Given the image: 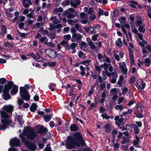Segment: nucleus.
Returning a JSON list of instances; mask_svg holds the SVG:
<instances>
[{
    "label": "nucleus",
    "instance_id": "1",
    "mask_svg": "<svg viewBox=\"0 0 151 151\" xmlns=\"http://www.w3.org/2000/svg\"><path fill=\"white\" fill-rule=\"evenodd\" d=\"M73 135L74 137L71 136L67 137V140L66 141V147L68 149L74 148L76 146L82 147L86 146L85 140L83 139L81 133L77 132L74 133Z\"/></svg>",
    "mask_w": 151,
    "mask_h": 151
},
{
    "label": "nucleus",
    "instance_id": "2",
    "mask_svg": "<svg viewBox=\"0 0 151 151\" xmlns=\"http://www.w3.org/2000/svg\"><path fill=\"white\" fill-rule=\"evenodd\" d=\"M19 137L22 141L24 143L27 148L30 151H35L37 148L35 142L29 141L27 139L21 134L19 135Z\"/></svg>",
    "mask_w": 151,
    "mask_h": 151
},
{
    "label": "nucleus",
    "instance_id": "3",
    "mask_svg": "<svg viewBox=\"0 0 151 151\" xmlns=\"http://www.w3.org/2000/svg\"><path fill=\"white\" fill-rule=\"evenodd\" d=\"M21 134L23 135L24 137L26 136L28 139L31 140H33L36 136L34 129L32 128H29L28 127H26L24 134H21Z\"/></svg>",
    "mask_w": 151,
    "mask_h": 151
},
{
    "label": "nucleus",
    "instance_id": "4",
    "mask_svg": "<svg viewBox=\"0 0 151 151\" xmlns=\"http://www.w3.org/2000/svg\"><path fill=\"white\" fill-rule=\"evenodd\" d=\"M9 144L12 147L19 146L21 145L20 140L17 137L12 139L10 141Z\"/></svg>",
    "mask_w": 151,
    "mask_h": 151
},
{
    "label": "nucleus",
    "instance_id": "5",
    "mask_svg": "<svg viewBox=\"0 0 151 151\" xmlns=\"http://www.w3.org/2000/svg\"><path fill=\"white\" fill-rule=\"evenodd\" d=\"M1 122L3 125L0 126V130H4L8 127V126L10 124L12 123L9 121L5 120H1Z\"/></svg>",
    "mask_w": 151,
    "mask_h": 151
},
{
    "label": "nucleus",
    "instance_id": "6",
    "mask_svg": "<svg viewBox=\"0 0 151 151\" xmlns=\"http://www.w3.org/2000/svg\"><path fill=\"white\" fill-rule=\"evenodd\" d=\"M0 115L1 118H3L1 120H5L6 121H9L10 122H12V121L9 119V116L8 114L6 113L4 110L1 111H0Z\"/></svg>",
    "mask_w": 151,
    "mask_h": 151
},
{
    "label": "nucleus",
    "instance_id": "7",
    "mask_svg": "<svg viewBox=\"0 0 151 151\" xmlns=\"http://www.w3.org/2000/svg\"><path fill=\"white\" fill-rule=\"evenodd\" d=\"M14 85L12 81H7V83L5 85V87L3 90L9 91Z\"/></svg>",
    "mask_w": 151,
    "mask_h": 151
},
{
    "label": "nucleus",
    "instance_id": "8",
    "mask_svg": "<svg viewBox=\"0 0 151 151\" xmlns=\"http://www.w3.org/2000/svg\"><path fill=\"white\" fill-rule=\"evenodd\" d=\"M129 54L131 64L132 65L134 64V61L133 50L129 47L128 48Z\"/></svg>",
    "mask_w": 151,
    "mask_h": 151
},
{
    "label": "nucleus",
    "instance_id": "9",
    "mask_svg": "<svg viewBox=\"0 0 151 151\" xmlns=\"http://www.w3.org/2000/svg\"><path fill=\"white\" fill-rule=\"evenodd\" d=\"M49 50L48 56L50 58H54L56 57L58 55L57 52L53 50L47 49Z\"/></svg>",
    "mask_w": 151,
    "mask_h": 151
},
{
    "label": "nucleus",
    "instance_id": "10",
    "mask_svg": "<svg viewBox=\"0 0 151 151\" xmlns=\"http://www.w3.org/2000/svg\"><path fill=\"white\" fill-rule=\"evenodd\" d=\"M3 109L6 112L12 113L14 109V107L11 105H6L3 107Z\"/></svg>",
    "mask_w": 151,
    "mask_h": 151
},
{
    "label": "nucleus",
    "instance_id": "11",
    "mask_svg": "<svg viewBox=\"0 0 151 151\" xmlns=\"http://www.w3.org/2000/svg\"><path fill=\"white\" fill-rule=\"evenodd\" d=\"M9 91L3 90V97L4 99L5 100H9L10 97V95L9 93Z\"/></svg>",
    "mask_w": 151,
    "mask_h": 151
},
{
    "label": "nucleus",
    "instance_id": "12",
    "mask_svg": "<svg viewBox=\"0 0 151 151\" xmlns=\"http://www.w3.org/2000/svg\"><path fill=\"white\" fill-rule=\"evenodd\" d=\"M1 28L2 31L0 33V35L1 37H4L5 36V34L7 33V28L5 25H2L1 26Z\"/></svg>",
    "mask_w": 151,
    "mask_h": 151
},
{
    "label": "nucleus",
    "instance_id": "13",
    "mask_svg": "<svg viewBox=\"0 0 151 151\" xmlns=\"http://www.w3.org/2000/svg\"><path fill=\"white\" fill-rule=\"evenodd\" d=\"M47 131L48 130L47 128H45L43 127H41L38 129L37 131V133L40 134H43L44 133H47Z\"/></svg>",
    "mask_w": 151,
    "mask_h": 151
},
{
    "label": "nucleus",
    "instance_id": "14",
    "mask_svg": "<svg viewBox=\"0 0 151 151\" xmlns=\"http://www.w3.org/2000/svg\"><path fill=\"white\" fill-rule=\"evenodd\" d=\"M122 65H119V67L121 69V71L123 72L125 74H126L127 72V69L124 68V67L126 66V64L125 62H123Z\"/></svg>",
    "mask_w": 151,
    "mask_h": 151
},
{
    "label": "nucleus",
    "instance_id": "15",
    "mask_svg": "<svg viewBox=\"0 0 151 151\" xmlns=\"http://www.w3.org/2000/svg\"><path fill=\"white\" fill-rule=\"evenodd\" d=\"M103 128L105 129V132L107 133H109L111 132V125L109 123H107L105 124L103 126Z\"/></svg>",
    "mask_w": 151,
    "mask_h": 151
},
{
    "label": "nucleus",
    "instance_id": "16",
    "mask_svg": "<svg viewBox=\"0 0 151 151\" xmlns=\"http://www.w3.org/2000/svg\"><path fill=\"white\" fill-rule=\"evenodd\" d=\"M20 96L23 100L26 101H28L30 99V96L28 94V92L22 94L20 95Z\"/></svg>",
    "mask_w": 151,
    "mask_h": 151
},
{
    "label": "nucleus",
    "instance_id": "17",
    "mask_svg": "<svg viewBox=\"0 0 151 151\" xmlns=\"http://www.w3.org/2000/svg\"><path fill=\"white\" fill-rule=\"evenodd\" d=\"M18 86L14 84L12 88L11 94L12 95H15L17 93L18 91Z\"/></svg>",
    "mask_w": 151,
    "mask_h": 151
},
{
    "label": "nucleus",
    "instance_id": "18",
    "mask_svg": "<svg viewBox=\"0 0 151 151\" xmlns=\"http://www.w3.org/2000/svg\"><path fill=\"white\" fill-rule=\"evenodd\" d=\"M70 129L72 131L76 132L78 130L79 128L76 124H73L70 125Z\"/></svg>",
    "mask_w": 151,
    "mask_h": 151
},
{
    "label": "nucleus",
    "instance_id": "19",
    "mask_svg": "<svg viewBox=\"0 0 151 151\" xmlns=\"http://www.w3.org/2000/svg\"><path fill=\"white\" fill-rule=\"evenodd\" d=\"M15 118L17 119V122L19 123V124L20 125H22L24 124V120L22 119V118L20 115H18L15 117Z\"/></svg>",
    "mask_w": 151,
    "mask_h": 151
},
{
    "label": "nucleus",
    "instance_id": "20",
    "mask_svg": "<svg viewBox=\"0 0 151 151\" xmlns=\"http://www.w3.org/2000/svg\"><path fill=\"white\" fill-rule=\"evenodd\" d=\"M37 108V106L36 104L32 103L30 107V111L32 112H34L36 110Z\"/></svg>",
    "mask_w": 151,
    "mask_h": 151
},
{
    "label": "nucleus",
    "instance_id": "21",
    "mask_svg": "<svg viewBox=\"0 0 151 151\" xmlns=\"http://www.w3.org/2000/svg\"><path fill=\"white\" fill-rule=\"evenodd\" d=\"M116 45L119 47H121L122 45V43L121 38H118L115 42Z\"/></svg>",
    "mask_w": 151,
    "mask_h": 151
},
{
    "label": "nucleus",
    "instance_id": "22",
    "mask_svg": "<svg viewBox=\"0 0 151 151\" xmlns=\"http://www.w3.org/2000/svg\"><path fill=\"white\" fill-rule=\"evenodd\" d=\"M28 92V90L26 89L23 87H20V95L22 94H24Z\"/></svg>",
    "mask_w": 151,
    "mask_h": 151
},
{
    "label": "nucleus",
    "instance_id": "23",
    "mask_svg": "<svg viewBox=\"0 0 151 151\" xmlns=\"http://www.w3.org/2000/svg\"><path fill=\"white\" fill-rule=\"evenodd\" d=\"M91 61V60H84L83 62H81L80 63V64L82 65H85L86 66H87L89 65V63Z\"/></svg>",
    "mask_w": 151,
    "mask_h": 151
},
{
    "label": "nucleus",
    "instance_id": "24",
    "mask_svg": "<svg viewBox=\"0 0 151 151\" xmlns=\"http://www.w3.org/2000/svg\"><path fill=\"white\" fill-rule=\"evenodd\" d=\"M56 86V84L53 83H51L49 85V88L51 91H54V88Z\"/></svg>",
    "mask_w": 151,
    "mask_h": 151
},
{
    "label": "nucleus",
    "instance_id": "25",
    "mask_svg": "<svg viewBox=\"0 0 151 151\" xmlns=\"http://www.w3.org/2000/svg\"><path fill=\"white\" fill-rule=\"evenodd\" d=\"M129 3H131L132 4H134V5H138V7L139 9H141L142 8V6L141 5L138 4V2L135 1H134V0H131L129 1Z\"/></svg>",
    "mask_w": 151,
    "mask_h": 151
},
{
    "label": "nucleus",
    "instance_id": "26",
    "mask_svg": "<svg viewBox=\"0 0 151 151\" xmlns=\"http://www.w3.org/2000/svg\"><path fill=\"white\" fill-rule=\"evenodd\" d=\"M138 30L140 32L144 33L145 32V29L144 25H140L138 29Z\"/></svg>",
    "mask_w": 151,
    "mask_h": 151
},
{
    "label": "nucleus",
    "instance_id": "27",
    "mask_svg": "<svg viewBox=\"0 0 151 151\" xmlns=\"http://www.w3.org/2000/svg\"><path fill=\"white\" fill-rule=\"evenodd\" d=\"M80 68L81 69V72L80 74L81 76H83L85 75V68L82 65H81L80 66Z\"/></svg>",
    "mask_w": 151,
    "mask_h": 151
},
{
    "label": "nucleus",
    "instance_id": "28",
    "mask_svg": "<svg viewBox=\"0 0 151 151\" xmlns=\"http://www.w3.org/2000/svg\"><path fill=\"white\" fill-rule=\"evenodd\" d=\"M139 19H140L137 20L136 23V26L137 27H138L140 25H141V24H142V22L141 20V17L139 16Z\"/></svg>",
    "mask_w": 151,
    "mask_h": 151
},
{
    "label": "nucleus",
    "instance_id": "29",
    "mask_svg": "<svg viewBox=\"0 0 151 151\" xmlns=\"http://www.w3.org/2000/svg\"><path fill=\"white\" fill-rule=\"evenodd\" d=\"M145 66L147 67H149L150 64V60L148 58H146L145 60Z\"/></svg>",
    "mask_w": 151,
    "mask_h": 151
},
{
    "label": "nucleus",
    "instance_id": "30",
    "mask_svg": "<svg viewBox=\"0 0 151 151\" xmlns=\"http://www.w3.org/2000/svg\"><path fill=\"white\" fill-rule=\"evenodd\" d=\"M48 36L51 40L54 39L55 37V34L53 32H50L48 34Z\"/></svg>",
    "mask_w": 151,
    "mask_h": 151
},
{
    "label": "nucleus",
    "instance_id": "31",
    "mask_svg": "<svg viewBox=\"0 0 151 151\" xmlns=\"http://www.w3.org/2000/svg\"><path fill=\"white\" fill-rule=\"evenodd\" d=\"M44 119L46 122L49 121L51 119V116L50 115H47L44 116Z\"/></svg>",
    "mask_w": 151,
    "mask_h": 151
},
{
    "label": "nucleus",
    "instance_id": "32",
    "mask_svg": "<svg viewBox=\"0 0 151 151\" xmlns=\"http://www.w3.org/2000/svg\"><path fill=\"white\" fill-rule=\"evenodd\" d=\"M76 13L75 14H73L70 12L69 14L67 16V18L68 19L73 18L76 16Z\"/></svg>",
    "mask_w": 151,
    "mask_h": 151
},
{
    "label": "nucleus",
    "instance_id": "33",
    "mask_svg": "<svg viewBox=\"0 0 151 151\" xmlns=\"http://www.w3.org/2000/svg\"><path fill=\"white\" fill-rule=\"evenodd\" d=\"M4 46L6 47H8L9 48H12L13 45L12 44L10 43L9 42L7 41L4 44Z\"/></svg>",
    "mask_w": 151,
    "mask_h": 151
},
{
    "label": "nucleus",
    "instance_id": "34",
    "mask_svg": "<svg viewBox=\"0 0 151 151\" xmlns=\"http://www.w3.org/2000/svg\"><path fill=\"white\" fill-rule=\"evenodd\" d=\"M26 0H23L22 1V5L26 8H28L29 7V5L27 3H26Z\"/></svg>",
    "mask_w": 151,
    "mask_h": 151
},
{
    "label": "nucleus",
    "instance_id": "35",
    "mask_svg": "<svg viewBox=\"0 0 151 151\" xmlns=\"http://www.w3.org/2000/svg\"><path fill=\"white\" fill-rule=\"evenodd\" d=\"M134 130V133L135 134H138L139 133V130L138 128L135 125V126L133 127Z\"/></svg>",
    "mask_w": 151,
    "mask_h": 151
},
{
    "label": "nucleus",
    "instance_id": "36",
    "mask_svg": "<svg viewBox=\"0 0 151 151\" xmlns=\"http://www.w3.org/2000/svg\"><path fill=\"white\" fill-rule=\"evenodd\" d=\"M88 45L91 47V48L92 49H94L96 47L92 41H90L88 42Z\"/></svg>",
    "mask_w": 151,
    "mask_h": 151
},
{
    "label": "nucleus",
    "instance_id": "37",
    "mask_svg": "<svg viewBox=\"0 0 151 151\" xmlns=\"http://www.w3.org/2000/svg\"><path fill=\"white\" fill-rule=\"evenodd\" d=\"M124 108V107L122 105H116L115 107V109L116 110H120L122 111Z\"/></svg>",
    "mask_w": 151,
    "mask_h": 151
},
{
    "label": "nucleus",
    "instance_id": "38",
    "mask_svg": "<svg viewBox=\"0 0 151 151\" xmlns=\"http://www.w3.org/2000/svg\"><path fill=\"white\" fill-rule=\"evenodd\" d=\"M56 62H48V65L50 67H53L56 65Z\"/></svg>",
    "mask_w": 151,
    "mask_h": 151
},
{
    "label": "nucleus",
    "instance_id": "39",
    "mask_svg": "<svg viewBox=\"0 0 151 151\" xmlns=\"http://www.w3.org/2000/svg\"><path fill=\"white\" fill-rule=\"evenodd\" d=\"M135 86L139 90V92L140 93H142V88H141L140 85L138 83H135Z\"/></svg>",
    "mask_w": 151,
    "mask_h": 151
},
{
    "label": "nucleus",
    "instance_id": "40",
    "mask_svg": "<svg viewBox=\"0 0 151 151\" xmlns=\"http://www.w3.org/2000/svg\"><path fill=\"white\" fill-rule=\"evenodd\" d=\"M128 91L127 88L126 87H124L122 90V94L123 95H125Z\"/></svg>",
    "mask_w": 151,
    "mask_h": 151
},
{
    "label": "nucleus",
    "instance_id": "41",
    "mask_svg": "<svg viewBox=\"0 0 151 151\" xmlns=\"http://www.w3.org/2000/svg\"><path fill=\"white\" fill-rule=\"evenodd\" d=\"M101 116L103 119L105 118L106 119H108L110 118V116H108L107 114H101Z\"/></svg>",
    "mask_w": 151,
    "mask_h": 151
},
{
    "label": "nucleus",
    "instance_id": "42",
    "mask_svg": "<svg viewBox=\"0 0 151 151\" xmlns=\"http://www.w3.org/2000/svg\"><path fill=\"white\" fill-rule=\"evenodd\" d=\"M123 140L126 144H128L129 143L130 141L129 139L128 138L123 137Z\"/></svg>",
    "mask_w": 151,
    "mask_h": 151
},
{
    "label": "nucleus",
    "instance_id": "43",
    "mask_svg": "<svg viewBox=\"0 0 151 151\" xmlns=\"http://www.w3.org/2000/svg\"><path fill=\"white\" fill-rule=\"evenodd\" d=\"M63 37L65 40L68 41L70 39L71 36L70 35L68 34L64 35Z\"/></svg>",
    "mask_w": 151,
    "mask_h": 151
},
{
    "label": "nucleus",
    "instance_id": "44",
    "mask_svg": "<svg viewBox=\"0 0 151 151\" xmlns=\"http://www.w3.org/2000/svg\"><path fill=\"white\" fill-rule=\"evenodd\" d=\"M141 84L142 86L141 88H142V90L144 89L145 87L146 84L145 82L143 81L142 79L141 80Z\"/></svg>",
    "mask_w": 151,
    "mask_h": 151
},
{
    "label": "nucleus",
    "instance_id": "45",
    "mask_svg": "<svg viewBox=\"0 0 151 151\" xmlns=\"http://www.w3.org/2000/svg\"><path fill=\"white\" fill-rule=\"evenodd\" d=\"M35 61L38 62H43L44 61V58L41 57H39L37 58Z\"/></svg>",
    "mask_w": 151,
    "mask_h": 151
},
{
    "label": "nucleus",
    "instance_id": "46",
    "mask_svg": "<svg viewBox=\"0 0 151 151\" xmlns=\"http://www.w3.org/2000/svg\"><path fill=\"white\" fill-rule=\"evenodd\" d=\"M77 44L76 43H73L70 45V48L73 50L75 49V48L77 46Z\"/></svg>",
    "mask_w": 151,
    "mask_h": 151
},
{
    "label": "nucleus",
    "instance_id": "47",
    "mask_svg": "<svg viewBox=\"0 0 151 151\" xmlns=\"http://www.w3.org/2000/svg\"><path fill=\"white\" fill-rule=\"evenodd\" d=\"M98 81L99 83H102L103 81L105 80V79H103L100 75H98Z\"/></svg>",
    "mask_w": 151,
    "mask_h": 151
},
{
    "label": "nucleus",
    "instance_id": "48",
    "mask_svg": "<svg viewBox=\"0 0 151 151\" xmlns=\"http://www.w3.org/2000/svg\"><path fill=\"white\" fill-rule=\"evenodd\" d=\"M106 75L108 77H110L111 76H113L114 75V72H111V73L108 72V70L106 71Z\"/></svg>",
    "mask_w": 151,
    "mask_h": 151
},
{
    "label": "nucleus",
    "instance_id": "49",
    "mask_svg": "<svg viewBox=\"0 0 151 151\" xmlns=\"http://www.w3.org/2000/svg\"><path fill=\"white\" fill-rule=\"evenodd\" d=\"M18 26L19 28L20 29H23V27L24 26V24L23 22H21L19 24Z\"/></svg>",
    "mask_w": 151,
    "mask_h": 151
},
{
    "label": "nucleus",
    "instance_id": "50",
    "mask_svg": "<svg viewBox=\"0 0 151 151\" xmlns=\"http://www.w3.org/2000/svg\"><path fill=\"white\" fill-rule=\"evenodd\" d=\"M135 116L139 118H141L144 117L143 115L142 114H141L139 113L137 114Z\"/></svg>",
    "mask_w": 151,
    "mask_h": 151
},
{
    "label": "nucleus",
    "instance_id": "51",
    "mask_svg": "<svg viewBox=\"0 0 151 151\" xmlns=\"http://www.w3.org/2000/svg\"><path fill=\"white\" fill-rule=\"evenodd\" d=\"M93 86H92L91 89L89 91L88 93V95L89 96H91V94L92 93H93V92H94V90L93 89Z\"/></svg>",
    "mask_w": 151,
    "mask_h": 151
},
{
    "label": "nucleus",
    "instance_id": "52",
    "mask_svg": "<svg viewBox=\"0 0 151 151\" xmlns=\"http://www.w3.org/2000/svg\"><path fill=\"white\" fill-rule=\"evenodd\" d=\"M135 80V76H133L131 79L129 80V83H134Z\"/></svg>",
    "mask_w": 151,
    "mask_h": 151
},
{
    "label": "nucleus",
    "instance_id": "53",
    "mask_svg": "<svg viewBox=\"0 0 151 151\" xmlns=\"http://www.w3.org/2000/svg\"><path fill=\"white\" fill-rule=\"evenodd\" d=\"M63 46L65 47L66 50H70V45L69 44L68 42L66 45H64Z\"/></svg>",
    "mask_w": 151,
    "mask_h": 151
},
{
    "label": "nucleus",
    "instance_id": "54",
    "mask_svg": "<svg viewBox=\"0 0 151 151\" xmlns=\"http://www.w3.org/2000/svg\"><path fill=\"white\" fill-rule=\"evenodd\" d=\"M104 69L105 72L106 73V70H107V68L109 67V64H107L106 63H104Z\"/></svg>",
    "mask_w": 151,
    "mask_h": 151
},
{
    "label": "nucleus",
    "instance_id": "55",
    "mask_svg": "<svg viewBox=\"0 0 151 151\" xmlns=\"http://www.w3.org/2000/svg\"><path fill=\"white\" fill-rule=\"evenodd\" d=\"M139 142L140 140L134 139L133 142V145H138Z\"/></svg>",
    "mask_w": 151,
    "mask_h": 151
},
{
    "label": "nucleus",
    "instance_id": "56",
    "mask_svg": "<svg viewBox=\"0 0 151 151\" xmlns=\"http://www.w3.org/2000/svg\"><path fill=\"white\" fill-rule=\"evenodd\" d=\"M126 127L127 130L131 131L132 130V127L130 125L126 124Z\"/></svg>",
    "mask_w": 151,
    "mask_h": 151
},
{
    "label": "nucleus",
    "instance_id": "57",
    "mask_svg": "<svg viewBox=\"0 0 151 151\" xmlns=\"http://www.w3.org/2000/svg\"><path fill=\"white\" fill-rule=\"evenodd\" d=\"M124 100V98L123 97H121L119 98L118 100V103L119 104L122 103Z\"/></svg>",
    "mask_w": 151,
    "mask_h": 151
},
{
    "label": "nucleus",
    "instance_id": "58",
    "mask_svg": "<svg viewBox=\"0 0 151 151\" xmlns=\"http://www.w3.org/2000/svg\"><path fill=\"white\" fill-rule=\"evenodd\" d=\"M100 87L101 90H103L106 87V84L105 82H104L103 83L101 84L100 85Z\"/></svg>",
    "mask_w": 151,
    "mask_h": 151
},
{
    "label": "nucleus",
    "instance_id": "59",
    "mask_svg": "<svg viewBox=\"0 0 151 151\" xmlns=\"http://www.w3.org/2000/svg\"><path fill=\"white\" fill-rule=\"evenodd\" d=\"M95 99V103L96 104L95 105V106H96V104L98 103L99 102V97H97V96H96L94 98Z\"/></svg>",
    "mask_w": 151,
    "mask_h": 151
},
{
    "label": "nucleus",
    "instance_id": "60",
    "mask_svg": "<svg viewBox=\"0 0 151 151\" xmlns=\"http://www.w3.org/2000/svg\"><path fill=\"white\" fill-rule=\"evenodd\" d=\"M99 110H100V112L101 113H104L105 111V109L102 106H100L99 108Z\"/></svg>",
    "mask_w": 151,
    "mask_h": 151
},
{
    "label": "nucleus",
    "instance_id": "61",
    "mask_svg": "<svg viewBox=\"0 0 151 151\" xmlns=\"http://www.w3.org/2000/svg\"><path fill=\"white\" fill-rule=\"evenodd\" d=\"M28 23L27 25L28 26H29L30 25L32 24L33 22V21L32 20H31L30 18H28Z\"/></svg>",
    "mask_w": 151,
    "mask_h": 151
},
{
    "label": "nucleus",
    "instance_id": "62",
    "mask_svg": "<svg viewBox=\"0 0 151 151\" xmlns=\"http://www.w3.org/2000/svg\"><path fill=\"white\" fill-rule=\"evenodd\" d=\"M99 11L98 12V16L100 17L101 15H102L103 13H104V11L101 9H99Z\"/></svg>",
    "mask_w": 151,
    "mask_h": 151
},
{
    "label": "nucleus",
    "instance_id": "63",
    "mask_svg": "<svg viewBox=\"0 0 151 151\" xmlns=\"http://www.w3.org/2000/svg\"><path fill=\"white\" fill-rule=\"evenodd\" d=\"M84 55L83 53L81 51H80L78 53V56L80 58H82V57L83 55Z\"/></svg>",
    "mask_w": 151,
    "mask_h": 151
},
{
    "label": "nucleus",
    "instance_id": "64",
    "mask_svg": "<svg viewBox=\"0 0 151 151\" xmlns=\"http://www.w3.org/2000/svg\"><path fill=\"white\" fill-rule=\"evenodd\" d=\"M91 14V15H90V18L92 20H94L95 19L96 17V16L95 14Z\"/></svg>",
    "mask_w": 151,
    "mask_h": 151
}]
</instances>
